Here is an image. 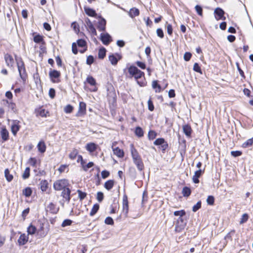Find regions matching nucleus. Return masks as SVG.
I'll list each match as a JSON object with an SVG mask.
<instances>
[{"instance_id": "1", "label": "nucleus", "mask_w": 253, "mask_h": 253, "mask_svg": "<svg viewBox=\"0 0 253 253\" xmlns=\"http://www.w3.org/2000/svg\"><path fill=\"white\" fill-rule=\"evenodd\" d=\"M15 58L20 77L23 81L25 82L26 81L27 75L26 72L24 63L21 57L15 55Z\"/></svg>"}, {"instance_id": "2", "label": "nucleus", "mask_w": 253, "mask_h": 253, "mask_svg": "<svg viewBox=\"0 0 253 253\" xmlns=\"http://www.w3.org/2000/svg\"><path fill=\"white\" fill-rule=\"evenodd\" d=\"M128 72L130 75L134 77V78L137 80V84L140 86H144L145 85L144 82H141L138 81L139 79L144 76V73L143 72L141 71L136 66L133 65H131L128 68Z\"/></svg>"}, {"instance_id": "3", "label": "nucleus", "mask_w": 253, "mask_h": 253, "mask_svg": "<svg viewBox=\"0 0 253 253\" xmlns=\"http://www.w3.org/2000/svg\"><path fill=\"white\" fill-rule=\"evenodd\" d=\"M68 181L63 179L56 181L53 184V188L55 190L60 191L68 188Z\"/></svg>"}, {"instance_id": "4", "label": "nucleus", "mask_w": 253, "mask_h": 253, "mask_svg": "<svg viewBox=\"0 0 253 253\" xmlns=\"http://www.w3.org/2000/svg\"><path fill=\"white\" fill-rule=\"evenodd\" d=\"M186 225V221L183 217H179L176 221L175 226V231L176 232H181Z\"/></svg>"}, {"instance_id": "5", "label": "nucleus", "mask_w": 253, "mask_h": 253, "mask_svg": "<svg viewBox=\"0 0 253 253\" xmlns=\"http://www.w3.org/2000/svg\"><path fill=\"white\" fill-rule=\"evenodd\" d=\"M154 144L156 146H159V148L164 153L168 147V144L163 138H159L155 140Z\"/></svg>"}, {"instance_id": "6", "label": "nucleus", "mask_w": 253, "mask_h": 253, "mask_svg": "<svg viewBox=\"0 0 253 253\" xmlns=\"http://www.w3.org/2000/svg\"><path fill=\"white\" fill-rule=\"evenodd\" d=\"M100 40L103 44L108 45L112 41V37L108 33H101L100 34Z\"/></svg>"}, {"instance_id": "7", "label": "nucleus", "mask_w": 253, "mask_h": 253, "mask_svg": "<svg viewBox=\"0 0 253 253\" xmlns=\"http://www.w3.org/2000/svg\"><path fill=\"white\" fill-rule=\"evenodd\" d=\"M214 13L215 18L216 19V20H225L226 18L224 16L225 12L222 8L220 7L216 8L214 11Z\"/></svg>"}, {"instance_id": "8", "label": "nucleus", "mask_w": 253, "mask_h": 253, "mask_svg": "<svg viewBox=\"0 0 253 253\" xmlns=\"http://www.w3.org/2000/svg\"><path fill=\"white\" fill-rule=\"evenodd\" d=\"M100 19L98 22V25L97 26V29L99 31L104 32L106 30V20L102 17L101 15L98 16V18Z\"/></svg>"}, {"instance_id": "9", "label": "nucleus", "mask_w": 253, "mask_h": 253, "mask_svg": "<svg viewBox=\"0 0 253 253\" xmlns=\"http://www.w3.org/2000/svg\"><path fill=\"white\" fill-rule=\"evenodd\" d=\"M122 58V56L119 53H116L115 54H112L108 57L109 60L112 65H117L118 61L121 60Z\"/></svg>"}, {"instance_id": "10", "label": "nucleus", "mask_w": 253, "mask_h": 253, "mask_svg": "<svg viewBox=\"0 0 253 253\" xmlns=\"http://www.w3.org/2000/svg\"><path fill=\"white\" fill-rule=\"evenodd\" d=\"M123 211L126 216L128 212V202L127 196L126 194H124L123 197Z\"/></svg>"}, {"instance_id": "11", "label": "nucleus", "mask_w": 253, "mask_h": 253, "mask_svg": "<svg viewBox=\"0 0 253 253\" xmlns=\"http://www.w3.org/2000/svg\"><path fill=\"white\" fill-rule=\"evenodd\" d=\"M20 122L18 120H12V124L11 126V131L13 135L15 136L20 128L19 125Z\"/></svg>"}, {"instance_id": "12", "label": "nucleus", "mask_w": 253, "mask_h": 253, "mask_svg": "<svg viewBox=\"0 0 253 253\" xmlns=\"http://www.w3.org/2000/svg\"><path fill=\"white\" fill-rule=\"evenodd\" d=\"M62 190L61 196L65 200L68 204L69 203L71 200V190L69 188H67Z\"/></svg>"}, {"instance_id": "13", "label": "nucleus", "mask_w": 253, "mask_h": 253, "mask_svg": "<svg viewBox=\"0 0 253 253\" xmlns=\"http://www.w3.org/2000/svg\"><path fill=\"white\" fill-rule=\"evenodd\" d=\"M86 113V104L84 102L79 103V110L76 115V117L81 116Z\"/></svg>"}, {"instance_id": "14", "label": "nucleus", "mask_w": 253, "mask_h": 253, "mask_svg": "<svg viewBox=\"0 0 253 253\" xmlns=\"http://www.w3.org/2000/svg\"><path fill=\"white\" fill-rule=\"evenodd\" d=\"M60 72L56 70L50 69L49 72V76L53 83H56L57 82L54 80L55 79H57L60 76Z\"/></svg>"}, {"instance_id": "15", "label": "nucleus", "mask_w": 253, "mask_h": 253, "mask_svg": "<svg viewBox=\"0 0 253 253\" xmlns=\"http://www.w3.org/2000/svg\"><path fill=\"white\" fill-rule=\"evenodd\" d=\"M46 211H48L52 214H56L59 211V208L56 207V205L53 203H50L46 208Z\"/></svg>"}, {"instance_id": "16", "label": "nucleus", "mask_w": 253, "mask_h": 253, "mask_svg": "<svg viewBox=\"0 0 253 253\" xmlns=\"http://www.w3.org/2000/svg\"><path fill=\"white\" fill-rule=\"evenodd\" d=\"M85 13L89 16L98 18L97 14L95 10L86 6H84Z\"/></svg>"}, {"instance_id": "17", "label": "nucleus", "mask_w": 253, "mask_h": 253, "mask_svg": "<svg viewBox=\"0 0 253 253\" xmlns=\"http://www.w3.org/2000/svg\"><path fill=\"white\" fill-rule=\"evenodd\" d=\"M28 241V235L25 234H22L18 239V243L19 246H23L25 245Z\"/></svg>"}, {"instance_id": "18", "label": "nucleus", "mask_w": 253, "mask_h": 253, "mask_svg": "<svg viewBox=\"0 0 253 253\" xmlns=\"http://www.w3.org/2000/svg\"><path fill=\"white\" fill-rule=\"evenodd\" d=\"M97 145L93 142H90L86 144L85 149L89 153L94 152L97 148Z\"/></svg>"}, {"instance_id": "19", "label": "nucleus", "mask_w": 253, "mask_h": 253, "mask_svg": "<svg viewBox=\"0 0 253 253\" xmlns=\"http://www.w3.org/2000/svg\"><path fill=\"white\" fill-rule=\"evenodd\" d=\"M3 101L8 105V107L9 109H10L13 113H17L18 110L16 108V106L15 103L12 102H9L7 100L3 99Z\"/></svg>"}, {"instance_id": "20", "label": "nucleus", "mask_w": 253, "mask_h": 253, "mask_svg": "<svg viewBox=\"0 0 253 253\" xmlns=\"http://www.w3.org/2000/svg\"><path fill=\"white\" fill-rule=\"evenodd\" d=\"M4 59L7 66L12 67L14 64V60L11 55L7 53L4 55Z\"/></svg>"}, {"instance_id": "21", "label": "nucleus", "mask_w": 253, "mask_h": 253, "mask_svg": "<svg viewBox=\"0 0 253 253\" xmlns=\"http://www.w3.org/2000/svg\"><path fill=\"white\" fill-rule=\"evenodd\" d=\"M128 14L131 18H133L139 15L140 11L138 8L136 7H132L130 9L129 11L128 12Z\"/></svg>"}, {"instance_id": "22", "label": "nucleus", "mask_w": 253, "mask_h": 253, "mask_svg": "<svg viewBox=\"0 0 253 253\" xmlns=\"http://www.w3.org/2000/svg\"><path fill=\"white\" fill-rule=\"evenodd\" d=\"M202 170L200 169L195 172L194 175L193 176L192 180L194 183H199L200 181L199 178L201 176Z\"/></svg>"}, {"instance_id": "23", "label": "nucleus", "mask_w": 253, "mask_h": 253, "mask_svg": "<svg viewBox=\"0 0 253 253\" xmlns=\"http://www.w3.org/2000/svg\"><path fill=\"white\" fill-rule=\"evenodd\" d=\"M131 154L132 156V158L133 159V162L137 160H140L141 159L140 156H139L137 150L133 148V145H132V148L131 149Z\"/></svg>"}, {"instance_id": "24", "label": "nucleus", "mask_w": 253, "mask_h": 253, "mask_svg": "<svg viewBox=\"0 0 253 253\" xmlns=\"http://www.w3.org/2000/svg\"><path fill=\"white\" fill-rule=\"evenodd\" d=\"M0 134L4 141H6L9 139V132L5 127L1 129Z\"/></svg>"}, {"instance_id": "25", "label": "nucleus", "mask_w": 253, "mask_h": 253, "mask_svg": "<svg viewBox=\"0 0 253 253\" xmlns=\"http://www.w3.org/2000/svg\"><path fill=\"white\" fill-rule=\"evenodd\" d=\"M113 151L114 154L119 158H123L124 156V151L122 149L119 148L118 147L115 148H113Z\"/></svg>"}, {"instance_id": "26", "label": "nucleus", "mask_w": 253, "mask_h": 253, "mask_svg": "<svg viewBox=\"0 0 253 253\" xmlns=\"http://www.w3.org/2000/svg\"><path fill=\"white\" fill-rule=\"evenodd\" d=\"M183 130L184 134L187 136L190 137L191 135L192 129L190 126L185 125L183 126Z\"/></svg>"}, {"instance_id": "27", "label": "nucleus", "mask_w": 253, "mask_h": 253, "mask_svg": "<svg viewBox=\"0 0 253 253\" xmlns=\"http://www.w3.org/2000/svg\"><path fill=\"white\" fill-rule=\"evenodd\" d=\"M133 163L136 166L137 169L139 171H142L143 170L144 166L142 159L134 161H133Z\"/></svg>"}, {"instance_id": "28", "label": "nucleus", "mask_w": 253, "mask_h": 253, "mask_svg": "<svg viewBox=\"0 0 253 253\" xmlns=\"http://www.w3.org/2000/svg\"><path fill=\"white\" fill-rule=\"evenodd\" d=\"M114 183L115 182L114 180H108L105 182L104 187L107 190H110L113 187Z\"/></svg>"}, {"instance_id": "29", "label": "nucleus", "mask_w": 253, "mask_h": 253, "mask_svg": "<svg viewBox=\"0 0 253 253\" xmlns=\"http://www.w3.org/2000/svg\"><path fill=\"white\" fill-rule=\"evenodd\" d=\"M106 49L104 47H101L98 51V57L100 59H103L106 56Z\"/></svg>"}, {"instance_id": "30", "label": "nucleus", "mask_w": 253, "mask_h": 253, "mask_svg": "<svg viewBox=\"0 0 253 253\" xmlns=\"http://www.w3.org/2000/svg\"><path fill=\"white\" fill-rule=\"evenodd\" d=\"M38 150L40 152L43 153L46 150V146L43 141H40L37 145Z\"/></svg>"}, {"instance_id": "31", "label": "nucleus", "mask_w": 253, "mask_h": 253, "mask_svg": "<svg viewBox=\"0 0 253 253\" xmlns=\"http://www.w3.org/2000/svg\"><path fill=\"white\" fill-rule=\"evenodd\" d=\"M4 176L6 180L9 182H11L13 178V175L10 173L8 169H6L4 170Z\"/></svg>"}, {"instance_id": "32", "label": "nucleus", "mask_w": 253, "mask_h": 253, "mask_svg": "<svg viewBox=\"0 0 253 253\" xmlns=\"http://www.w3.org/2000/svg\"><path fill=\"white\" fill-rule=\"evenodd\" d=\"M135 134L138 137H141L144 135V131L140 126H136L134 131Z\"/></svg>"}, {"instance_id": "33", "label": "nucleus", "mask_w": 253, "mask_h": 253, "mask_svg": "<svg viewBox=\"0 0 253 253\" xmlns=\"http://www.w3.org/2000/svg\"><path fill=\"white\" fill-rule=\"evenodd\" d=\"M191 193V191L190 188L185 186L183 188L182 194L184 197H188Z\"/></svg>"}, {"instance_id": "34", "label": "nucleus", "mask_w": 253, "mask_h": 253, "mask_svg": "<svg viewBox=\"0 0 253 253\" xmlns=\"http://www.w3.org/2000/svg\"><path fill=\"white\" fill-rule=\"evenodd\" d=\"M37 228L31 224L27 228V232L28 235H33L37 231Z\"/></svg>"}, {"instance_id": "35", "label": "nucleus", "mask_w": 253, "mask_h": 253, "mask_svg": "<svg viewBox=\"0 0 253 253\" xmlns=\"http://www.w3.org/2000/svg\"><path fill=\"white\" fill-rule=\"evenodd\" d=\"M99 209V205L98 204H95L93 205L92 208L91 210V211L89 213V215L91 216L95 215L96 212L98 211Z\"/></svg>"}, {"instance_id": "36", "label": "nucleus", "mask_w": 253, "mask_h": 253, "mask_svg": "<svg viewBox=\"0 0 253 253\" xmlns=\"http://www.w3.org/2000/svg\"><path fill=\"white\" fill-rule=\"evenodd\" d=\"M32 194V190L31 188L29 187H27L24 189L23 190V194L26 197H29L31 196Z\"/></svg>"}, {"instance_id": "37", "label": "nucleus", "mask_w": 253, "mask_h": 253, "mask_svg": "<svg viewBox=\"0 0 253 253\" xmlns=\"http://www.w3.org/2000/svg\"><path fill=\"white\" fill-rule=\"evenodd\" d=\"M40 187L42 191H45L48 187V182L46 180H42L40 182Z\"/></svg>"}, {"instance_id": "38", "label": "nucleus", "mask_w": 253, "mask_h": 253, "mask_svg": "<svg viewBox=\"0 0 253 253\" xmlns=\"http://www.w3.org/2000/svg\"><path fill=\"white\" fill-rule=\"evenodd\" d=\"M152 87L154 89H156L155 91L156 92H160L161 90V85L158 84V81H154L152 82Z\"/></svg>"}, {"instance_id": "39", "label": "nucleus", "mask_w": 253, "mask_h": 253, "mask_svg": "<svg viewBox=\"0 0 253 253\" xmlns=\"http://www.w3.org/2000/svg\"><path fill=\"white\" fill-rule=\"evenodd\" d=\"M253 144V137L248 139L246 142L242 144V147L246 148L249 146H251Z\"/></svg>"}, {"instance_id": "40", "label": "nucleus", "mask_w": 253, "mask_h": 253, "mask_svg": "<svg viewBox=\"0 0 253 253\" xmlns=\"http://www.w3.org/2000/svg\"><path fill=\"white\" fill-rule=\"evenodd\" d=\"M34 41L36 43H41L43 42V36L40 34L36 35L34 37Z\"/></svg>"}, {"instance_id": "41", "label": "nucleus", "mask_w": 253, "mask_h": 253, "mask_svg": "<svg viewBox=\"0 0 253 253\" xmlns=\"http://www.w3.org/2000/svg\"><path fill=\"white\" fill-rule=\"evenodd\" d=\"M77 192L78 193V197L80 199V201H83L86 197V193L83 192L82 191L79 189L78 190Z\"/></svg>"}, {"instance_id": "42", "label": "nucleus", "mask_w": 253, "mask_h": 253, "mask_svg": "<svg viewBox=\"0 0 253 253\" xmlns=\"http://www.w3.org/2000/svg\"><path fill=\"white\" fill-rule=\"evenodd\" d=\"M86 82L91 85L94 86L96 84L95 79L92 76H88L86 78Z\"/></svg>"}, {"instance_id": "43", "label": "nucleus", "mask_w": 253, "mask_h": 253, "mask_svg": "<svg viewBox=\"0 0 253 253\" xmlns=\"http://www.w3.org/2000/svg\"><path fill=\"white\" fill-rule=\"evenodd\" d=\"M30 169L29 167H27L25 169L24 173L22 174V178L24 179H26L28 178L30 176Z\"/></svg>"}, {"instance_id": "44", "label": "nucleus", "mask_w": 253, "mask_h": 253, "mask_svg": "<svg viewBox=\"0 0 253 253\" xmlns=\"http://www.w3.org/2000/svg\"><path fill=\"white\" fill-rule=\"evenodd\" d=\"M77 44L78 46L81 47H86V41L82 39H79L77 41Z\"/></svg>"}, {"instance_id": "45", "label": "nucleus", "mask_w": 253, "mask_h": 253, "mask_svg": "<svg viewBox=\"0 0 253 253\" xmlns=\"http://www.w3.org/2000/svg\"><path fill=\"white\" fill-rule=\"evenodd\" d=\"M156 136L157 133L154 130H150L148 132V137L150 140L154 139L156 138Z\"/></svg>"}, {"instance_id": "46", "label": "nucleus", "mask_w": 253, "mask_h": 253, "mask_svg": "<svg viewBox=\"0 0 253 253\" xmlns=\"http://www.w3.org/2000/svg\"><path fill=\"white\" fill-rule=\"evenodd\" d=\"M193 70L195 72L199 73L201 74H202V71L201 69V67L198 63H195L193 66Z\"/></svg>"}, {"instance_id": "47", "label": "nucleus", "mask_w": 253, "mask_h": 253, "mask_svg": "<svg viewBox=\"0 0 253 253\" xmlns=\"http://www.w3.org/2000/svg\"><path fill=\"white\" fill-rule=\"evenodd\" d=\"M173 214L175 216H179V217H182L186 214V212L184 210H182L180 211H175Z\"/></svg>"}, {"instance_id": "48", "label": "nucleus", "mask_w": 253, "mask_h": 253, "mask_svg": "<svg viewBox=\"0 0 253 253\" xmlns=\"http://www.w3.org/2000/svg\"><path fill=\"white\" fill-rule=\"evenodd\" d=\"M202 203L201 201H198L196 205H194L192 208V211L194 212H196L198 211L201 208Z\"/></svg>"}, {"instance_id": "49", "label": "nucleus", "mask_w": 253, "mask_h": 253, "mask_svg": "<svg viewBox=\"0 0 253 253\" xmlns=\"http://www.w3.org/2000/svg\"><path fill=\"white\" fill-rule=\"evenodd\" d=\"M106 224L113 225L114 223L113 218L110 216L107 217L104 221Z\"/></svg>"}, {"instance_id": "50", "label": "nucleus", "mask_w": 253, "mask_h": 253, "mask_svg": "<svg viewBox=\"0 0 253 253\" xmlns=\"http://www.w3.org/2000/svg\"><path fill=\"white\" fill-rule=\"evenodd\" d=\"M73 110V107L70 105V104H68L67 105H66L65 108H64V112L66 113H71Z\"/></svg>"}, {"instance_id": "51", "label": "nucleus", "mask_w": 253, "mask_h": 253, "mask_svg": "<svg viewBox=\"0 0 253 253\" xmlns=\"http://www.w3.org/2000/svg\"><path fill=\"white\" fill-rule=\"evenodd\" d=\"M73 222V221L71 220V219H65L62 224H61V226L62 227H66V226H69V225H71L72 224Z\"/></svg>"}, {"instance_id": "52", "label": "nucleus", "mask_w": 253, "mask_h": 253, "mask_svg": "<svg viewBox=\"0 0 253 253\" xmlns=\"http://www.w3.org/2000/svg\"><path fill=\"white\" fill-rule=\"evenodd\" d=\"M207 202L209 205H213L214 203V198L213 196H209L207 199Z\"/></svg>"}, {"instance_id": "53", "label": "nucleus", "mask_w": 253, "mask_h": 253, "mask_svg": "<svg viewBox=\"0 0 253 253\" xmlns=\"http://www.w3.org/2000/svg\"><path fill=\"white\" fill-rule=\"evenodd\" d=\"M249 218V215L247 213H244L242 215V218L240 221V224H243L247 221Z\"/></svg>"}, {"instance_id": "54", "label": "nucleus", "mask_w": 253, "mask_h": 253, "mask_svg": "<svg viewBox=\"0 0 253 253\" xmlns=\"http://www.w3.org/2000/svg\"><path fill=\"white\" fill-rule=\"evenodd\" d=\"M195 10L197 13V14L200 16L203 15V8L199 5H196L195 7Z\"/></svg>"}, {"instance_id": "55", "label": "nucleus", "mask_w": 253, "mask_h": 253, "mask_svg": "<svg viewBox=\"0 0 253 253\" xmlns=\"http://www.w3.org/2000/svg\"><path fill=\"white\" fill-rule=\"evenodd\" d=\"M94 61V57L92 55H89L86 59V63L87 65H91Z\"/></svg>"}, {"instance_id": "56", "label": "nucleus", "mask_w": 253, "mask_h": 253, "mask_svg": "<svg viewBox=\"0 0 253 253\" xmlns=\"http://www.w3.org/2000/svg\"><path fill=\"white\" fill-rule=\"evenodd\" d=\"M96 199L99 202H101L104 199V194L102 192H98L97 193Z\"/></svg>"}, {"instance_id": "57", "label": "nucleus", "mask_w": 253, "mask_h": 253, "mask_svg": "<svg viewBox=\"0 0 253 253\" xmlns=\"http://www.w3.org/2000/svg\"><path fill=\"white\" fill-rule=\"evenodd\" d=\"M236 65L237 66V70L238 71H239V74L240 75V76L244 79L245 78V74H244V71L241 69V68L240 67V66H239V63H238V62H236Z\"/></svg>"}, {"instance_id": "58", "label": "nucleus", "mask_w": 253, "mask_h": 253, "mask_svg": "<svg viewBox=\"0 0 253 253\" xmlns=\"http://www.w3.org/2000/svg\"><path fill=\"white\" fill-rule=\"evenodd\" d=\"M148 109L150 111H153L154 110V106L151 98H150L148 101Z\"/></svg>"}, {"instance_id": "59", "label": "nucleus", "mask_w": 253, "mask_h": 253, "mask_svg": "<svg viewBox=\"0 0 253 253\" xmlns=\"http://www.w3.org/2000/svg\"><path fill=\"white\" fill-rule=\"evenodd\" d=\"M88 30L91 33L93 36H96L97 32L93 25L88 27Z\"/></svg>"}, {"instance_id": "60", "label": "nucleus", "mask_w": 253, "mask_h": 253, "mask_svg": "<svg viewBox=\"0 0 253 253\" xmlns=\"http://www.w3.org/2000/svg\"><path fill=\"white\" fill-rule=\"evenodd\" d=\"M192 57V54L189 52H186L184 54V59L186 61H188L190 60Z\"/></svg>"}, {"instance_id": "61", "label": "nucleus", "mask_w": 253, "mask_h": 253, "mask_svg": "<svg viewBox=\"0 0 253 253\" xmlns=\"http://www.w3.org/2000/svg\"><path fill=\"white\" fill-rule=\"evenodd\" d=\"M135 64L141 69H145L146 68V64L143 62L137 61L135 62Z\"/></svg>"}, {"instance_id": "62", "label": "nucleus", "mask_w": 253, "mask_h": 253, "mask_svg": "<svg viewBox=\"0 0 253 253\" xmlns=\"http://www.w3.org/2000/svg\"><path fill=\"white\" fill-rule=\"evenodd\" d=\"M157 36L160 38H163L164 37V34L163 32V30L161 28L157 29L156 31Z\"/></svg>"}, {"instance_id": "63", "label": "nucleus", "mask_w": 253, "mask_h": 253, "mask_svg": "<svg viewBox=\"0 0 253 253\" xmlns=\"http://www.w3.org/2000/svg\"><path fill=\"white\" fill-rule=\"evenodd\" d=\"M48 94L51 98H54L55 96V90L53 88H50L49 90Z\"/></svg>"}, {"instance_id": "64", "label": "nucleus", "mask_w": 253, "mask_h": 253, "mask_svg": "<svg viewBox=\"0 0 253 253\" xmlns=\"http://www.w3.org/2000/svg\"><path fill=\"white\" fill-rule=\"evenodd\" d=\"M242 152L240 151H232L231 152V154L233 157H237L240 156Z\"/></svg>"}]
</instances>
